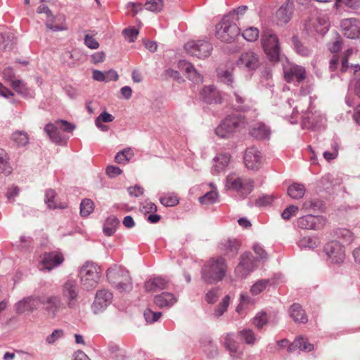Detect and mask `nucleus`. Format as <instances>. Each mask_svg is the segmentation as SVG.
<instances>
[{"label":"nucleus","instance_id":"obj_1","mask_svg":"<svg viewBox=\"0 0 360 360\" xmlns=\"http://www.w3.org/2000/svg\"><path fill=\"white\" fill-rule=\"evenodd\" d=\"M101 273V269L97 264L91 261L86 262L79 268L78 273L83 289L90 291L96 288L100 281Z\"/></svg>","mask_w":360,"mask_h":360},{"label":"nucleus","instance_id":"obj_2","mask_svg":"<svg viewBox=\"0 0 360 360\" xmlns=\"http://www.w3.org/2000/svg\"><path fill=\"white\" fill-rule=\"evenodd\" d=\"M108 281L115 290L118 291H131L132 290L131 279L129 272L120 266L114 265L106 271Z\"/></svg>","mask_w":360,"mask_h":360},{"label":"nucleus","instance_id":"obj_3","mask_svg":"<svg viewBox=\"0 0 360 360\" xmlns=\"http://www.w3.org/2000/svg\"><path fill=\"white\" fill-rule=\"evenodd\" d=\"M226 264L224 257H217L210 259L202 269L203 279L207 283L221 281L225 276Z\"/></svg>","mask_w":360,"mask_h":360},{"label":"nucleus","instance_id":"obj_4","mask_svg":"<svg viewBox=\"0 0 360 360\" xmlns=\"http://www.w3.org/2000/svg\"><path fill=\"white\" fill-rule=\"evenodd\" d=\"M39 303L43 304L47 311L53 312L55 311L58 306V300L53 296L44 297L43 300L35 299L33 297H28L17 303L15 306L16 312L18 314L33 312L37 309Z\"/></svg>","mask_w":360,"mask_h":360},{"label":"nucleus","instance_id":"obj_5","mask_svg":"<svg viewBox=\"0 0 360 360\" xmlns=\"http://www.w3.org/2000/svg\"><path fill=\"white\" fill-rule=\"evenodd\" d=\"M231 15H224L220 22L216 25V37L221 41L231 43L240 34V30L234 20H230Z\"/></svg>","mask_w":360,"mask_h":360},{"label":"nucleus","instance_id":"obj_6","mask_svg":"<svg viewBox=\"0 0 360 360\" xmlns=\"http://www.w3.org/2000/svg\"><path fill=\"white\" fill-rule=\"evenodd\" d=\"M245 117L242 115L227 116L216 128V134L221 138H227L245 125Z\"/></svg>","mask_w":360,"mask_h":360},{"label":"nucleus","instance_id":"obj_7","mask_svg":"<svg viewBox=\"0 0 360 360\" xmlns=\"http://www.w3.org/2000/svg\"><path fill=\"white\" fill-rule=\"evenodd\" d=\"M262 44L265 53L272 61H278L279 60L280 47L278 44V39L275 33L269 29L262 32Z\"/></svg>","mask_w":360,"mask_h":360},{"label":"nucleus","instance_id":"obj_8","mask_svg":"<svg viewBox=\"0 0 360 360\" xmlns=\"http://www.w3.org/2000/svg\"><path fill=\"white\" fill-rule=\"evenodd\" d=\"M226 187L236 191L243 198L249 195L253 189V181L245 177H240L235 174L227 176Z\"/></svg>","mask_w":360,"mask_h":360},{"label":"nucleus","instance_id":"obj_9","mask_svg":"<svg viewBox=\"0 0 360 360\" xmlns=\"http://www.w3.org/2000/svg\"><path fill=\"white\" fill-rule=\"evenodd\" d=\"M184 49L190 55L200 59H203L210 56L212 46L207 41L198 40L187 42L184 46Z\"/></svg>","mask_w":360,"mask_h":360},{"label":"nucleus","instance_id":"obj_10","mask_svg":"<svg viewBox=\"0 0 360 360\" xmlns=\"http://www.w3.org/2000/svg\"><path fill=\"white\" fill-rule=\"evenodd\" d=\"M256 259L250 252H245L240 257V262L235 269L236 276L238 278H245L256 269Z\"/></svg>","mask_w":360,"mask_h":360},{"label":"nucleus","instance_id":"obj_11","mask_svg":"<svg viewBox=\"0 0 360 360\" xmlns=\"http://www.w3.org/2000/svg\"><path fill=\"white\" fill-rule=\"evenodd\" d=\"M323 252L333 264H341L345 259V247L336 240L326 243Z\"/></svg>","mask_w":360,"mask_h":360},{"label":"nucleus","instance_id":"obj_12","mask_svg":"<svg viewBox=\"0 0 360 360\" xmlns=\"http://www.w3.org/2000/svg\"><path fill=\"white\" fill-rule=\"evenodd\" d=\"M326 224V219L322 216L308 214L300 217L297 220V226L302 229L320 230Z\"/></svg>","mask_w":360,"mask_h":360},{"label":"nucleus","instance_id":"obj_13","mask_svg":"<svg viewBox=\"0 0 360 360\" xmlns=\"http://www.w3.org/2000/svg\"><path fill=\"white\" fill-rule=\"evenodd\" d=\"M244 162L248 169L258 170L262 165V153L255 146L248 148L244 155Z\"/></svg>","mask_w":360,"mask_h":360},{"label":"nucleus","instance_id":"obj_14","mask_svg":"<svg viewBox=\"0 0 360 360\" xmlns=\"http://www.w3.org/2000/svg\"><path fill=\"white\" fill-rule=\"evenodd\" d=\"M39 269L51 271L63 262V255L58 252H45L41 256Z\"/></svg>","mask_w":360,"mask_h":360},{"label":"nucleus","instance_id":"obj_15","mask_svg":"<svg viewBox=\"0 0 360 360\" xmlns=\"http://www.w3.org/2000/svg\"><path fill=\"white\" fill-rule=\"evenodd\" d=\"M259 56L253 51H247L240 54L236 61V65L247 70H255L259 66Z\"/></svg>","mask_w":360,"mask_h":360},{"label":"nucleus","instance_id":"obj_16","mask_svg":"<svg viewBox=\"0 0 360 360\" xmlns=\"http://www.w3.org/2000/svg\"><path fill=\"white\" fill-rule=\"evenodd\" d=\"M341 27L343 34L349 39L360 37V20L357 18H346L342 20Z\"/></svg>","mask_w":360,"mask_h":360},{"label":"nucleus","instance_id":"obj_17","mask_svg":"<svg viewBox=\"0 0 360 360\" xmlns=\"http://www.w3.org/2000/svg\"><path fill=\"white\" fill-rule=\"evenodd\" d=\"M200 98L207 104H221L222 96L221 92L213 85L204 86L200 91Z\"/></svg>","mask_w":360,"mask_h":360},{"label":"nucleus","instance_id":"obj_18","mask_svg":"<svg viewBox=\"0 0 360 360\" xmlns=\"http://www.w3.org/2000/svg\"><path fill=\"white\" fill-rule=\"evenodd\" d=\"M284 77L288 82H301L306 77L305 68L297 65H289L284 68Z\"/></svg>","mask_w":360,"mask_h":360},{"label":"nucleus","instance_id":"obj_19","mask_svg":"<svg viewBox=\"0 0 360 360\" xmlns=\"http://www.w3.org/2000/svg\"><path fill=\"white\" fill-rule=\"evenodd\" d=\"M294 2L293 0H286L276 13V18L277 22L287 23L288 22L293 13Z\"/></svg>","mask_w":360,"mask_h":360},{"label":"nucleus","instance_id":"obj_20","mask_svg":"<svg viewBox=\"0 0 360 360\" xmlns=\"http://www.w3.org/2000/svg\"><path fill=\"white\" fill-rule=\"evenodd\" d=\"M178 67L181 71H184L188 79L195 83L202 82L203 77L198 72L193 64L185 60H181L179 61Z\"/></svg>","mask_w":360,"mask_h":360},{"label":"nucleus","instance_id":"obj_21","mask_svg":"<svg viewBox=\"0 0 360 360\" xmlns=\"http://www.w3.org/2000/svg\"><path fill=\"white\" fill-rule=\"evenodd\" d=\"M112 294H96L91 304V310L94 314H99L105 310L112 300Z\"/></svg>","mask_w":360,"mask_h":360},{"label":"nucleus","instance_id":"obj_22","mask_svg":"<svg viewBox=\"0 0 360 360\" xmlns=\"http://www.w3.org/2000/svg\"><path fill=\"white\" fill-rule=\"evenodd\" d=\"M240 247V243L236 239H227L221 242L220 249L226 257H235Z\"/></svg>","mask_w":360,"mask_h":360},{"label":"nucleus","instance_id":"obj_23","mask_svg":"<svg viewBox=\"0 0 360 360\" xmlns=\"http://www.w3.org/2000/svg\"><path fill=\"white\" fill-rule=\"evenodd\" d=\"M169 281L162 277H154L145 283V289L148 292L161 291L169 288Z\"/></svg>","mask_w":360,"mask_h":360},{"label":"nucleus","instance_id":"obj_24","mask_svg":"<svg viewBox=\"0 0 360 360\" xmlns=\"http://www.w3.org/2000/svg\"><path fill=\"white\" fill-rule=\"evenodd\" d=\"M44 200L49 209H65L68 207L65 202L58 201L56 191L52 189L46 191Z\"/></svg>","mask_w":360,"mask_h":360},{"label":"nucleus","instance_id":"obj_25","mask_svg":"<svg viewBox=\"0 0 360 360\" xmlns=\"http://www.w3.org/2000/svg\"><path fill=\"white\" fill-rule=\"evenodd\" d=\"M58 128V127L56 124L49 123L45 126L44 131L52 142L62 146L65 145L66 141L60 136Z\"/></svg>","mask_w":360,"mask_h":360},{"label":"nucleus","instance_id":"obj_26","mask_svg":"<svg viewBox=\"0 0 360 360\" xmlns=\"http://www.w3.org/2000/svg\"><path fill=\"white\" fill-rule=\"evenodd\" d=\"M233 95L236 102V108L241 112H248L252 107V102L247 99L241 91H234Z\"/></svg>","mask_w":360,"mask_h":360},{"label":"nucleus","instance_id":"obj_27","mask_svg":"<svg viewBox=\"0 0 360 360\" xmlns=\"http://www.w3.org/2000/svg\"><path fill=\"white\" fill-rule=\"evenodd\" d=\"M250 134L257 139H268L270 136V129L264 123H256L252 127Z\"/></svg>","mask_w":360,"mask_h":360},{"label":"nucleus","instance_id":"obj_28","mask_svg":"<svg viewBox=\"0 0 360 360\" xmlns=\"http://www.w3.org/2000/svg\"><path fill=\"white\" fill-rule=\"evenodd\" d=\"M290 316L295 323H304L307 321V316L301 306L298 304H293L290 308Z\"/></svg>","mask_w":360,"mask_h":360},{"label":"nucleus","instance_id":"obj_29","mask_svg":"<svg viewBox=\"0 0 360 360\" xmlns=\"http://www.w3.org/2000/svg\"><path fill=\"white\" fill-rule=\"evenodd\" d=\"M176 300L174 294H158L153 298V302L159 307L173 306Z\"/></svg>","mask_w":360,"mask_h":360},{"label":"nucleus","instance_id":"obj_30","mask_svg":"<svg viewBox=\"0 0 360 360\" xmlns=\"http://www.w3.org/2000/svg\"><path fill=\"white\" fill-rule=\"evenodd\" d=\"M15 38L9 33H0V50L4 51H11L15 44Z\"/></svg>","mask_w":360,"mask_h":360},{"label":"nucleus","instance_id":"obj_31","mask_svg":"<svg viewBox=\"0 0 360 360\" xmlns=\"http://www.w3.org/2000/svg\"><path fill=\"white\" fill-rule=\"evenodd\" d=\"M305 187L301 184H292L288 188V195L293 199H300L305 193Z\"/></svg>","mask_w":360,"mask_h":360},{"label":"nucleus","instance_id":"obj_32","mask_svg":"<svg viewBox=\"0 0 360 360\" xmlns=\"http://www.w3.org/2000/svg\"><path fill=\"white\" fill-rule=\"evenodd\" d=\"M119 220L115 217H108L103 224V233L105 236H111L114 234L119 224Z\"/></svg>","mask_w":360,"mask_h":360},{"label":"nucleus","instance_id":"obj_33","mask_svg":"<svg viewBox=\"0 0 360 360\" xmlns=\"http://www.w3.org/2000/svg\"><path fill=\"white\" fill-rule=\"evenodd\" d=\"M215 164L213 167L214 172L223 171L229 163L230 155L229 154H220L214 158Z\"/></svg>","mask_w":360,"mask_h":360},{"label":"nucleus","instance_id":"obj_34","mask_svg":"<svg viewBox=\"0 0 360 360\" xmlns=\"http://www.w3.org/2000/svg\"><path fill=\"white\" fill-rule=\"evenodd\" d=\"M11 171L8 156L4 149L0 148V173L8 175L11 173Z\"/></svg>","mask_w":360,"mask_h":360},{"label":"nucleus","instance_id":"obj_35","mask_svg":"<svg viewBox=\"0 0 360 360\" xmlns=\"http://www.w3.org/2000/svg\"><path fill=\"white\" fill-rule=\"evenodd\" d=\"M321 120L320 115H316L312 112H309L305 117H303V127L308 129L315 128L319 121Z\"/></svg>","mask_w":360,"mask_h":360},{"label":"nucleus","instance_id":"obj_36","mask_svg":"<svg viewBox=\"0 0 360 360\" xmlns=\"http://www.w3.org/2000/svg\"><path fill=\"white\" fill-rule=\"evenodd\" d=\"M210 186L212 189L205 193L203 196L199 198V201L202 205L212 204L215 202L218 198L217 188L213 186L212 184H210Z\"/></svg>","mask_w":360,"mask_h":360},{"label":"nucleus","instance_id":"obj_37","mask_svg":"<svg viewBox=\"0 0 360 360\" xmlns=\"http://www.w3.org/2000/svg\"><path fill=\"white\" fill-rule=\"evenodd\" d=\"M334 233L337 238L342 240L345 243H350L354 240V235L352 232L347 229H337L335 230Z\"/></svg>","mask_w":360,"mask_h":360},{"label":"nucleus","instance_id":"obj_38","mask_svg":"<svg viewBox=\"0 0 360 360\" xmlns=\"http://www.w3.org/2000/svg\"><path fill=\"white\" fill-rule=\"evenodd\" d=\"M217 76L221 82L231 86V87H233V77L231 71L223 68H219L217 70Z\"/></svg>","mask_w":360,"mask_h":360},{"label":"nucleus","instance_id":"obj_39","mask_svg":"<svg viewBox=\"0 0 360 360\" xmlns=\"http://www.w3.org/2000/svg\"><path fill=\"white\" fill-rule=\"evenodd\" d=\"M11 139L20 146H24L29 143L28 134L23 131H17L13 133Z\"/></svg>","mask_w":360,"mask_h":360},{"label":"nucleus","instance_id":"obj_40","mask_svg":"<svg viewBox=\"0 0 360 360\" xmlns=\"http://www.w3.org/2000/svg\"><path fill=\"white\" fill-rule=\"evenodd\" d=\"M94 209V203L91 199H84L80 203V214L82 217L89 216Z\"/></svg>","mask_w":360,"mask_h":360},{"label":"nucleus","instance_id":"obj_41","mask_svg":"<svg viewBox=\"0 0 360 360\" xmlns=\"http://www.w3.org/2000/svg\"><path fill=\"white\" fill-rule=\"evenodd\" d=\"M146 9L151 12H160L164 7L163 0H146L145 4Z\"/></svg>","mask_w":360,"mask_h":360},{"label":"nucleus","instance_id":"obj_42","mask_svg":"<svg viewBox=\"0 0 360 360\" xmlns=\"http://www.w3.org/2000/svg\"><path fill=\"white\" fill-rule=\"evenodd\" d=\"M296 52L302 56H308L311 53L310 49L304 46L298 39L297 37H293L292 39Z\"/></svg>","mask_w":360,"mask_h":360},{"label":"nucleus","instance_id":"obj_43","mask_svg":"<svg viewBox=\"0 0 360 360\" xmlns=\"http://www.w3.org/2000/svg\"><path fill=\"white\" fill-rule=\"evenodd\" d=\"M239 335L248 345L253 346L256 341L255 333L251 329H243L239 332Z\"/></svg>","mask_w":360,"mask_h":360},{"label":"nucleus","instance_id":"obj_44","mask_svg":"<svg viewBox=\"0 0 360 360\" xmlns=\"http://www.w3.org/2000/svg\"><path fill=\"white\" fill-rule=\"evenodd\" d=\"M298 244L301 248H309L310 249H314L318 247L319 242L316 238L305 236L300 239Z\"/></svg>","mask_w":360,"mask_h":360},{"label":"nucleus","instance_id":"obj_45","mask_svg":"<svg viewBox=\"0 0 360 360\" xmlns=\"http://www.w3.org/2000/svg\"><path fill=\"white\" fill-rule=\"evenodd\" d=\"M225 346L229 351L231 356H235L238 352V343L232 338V335H227L225 339Z\"/></svg>","mask_w":360,"mask_h":360},{"label":"nucleus","instance_id":"obj_46","mask_svg":"<svg viewBox=\"0 0 360 360\" xmlns=\"http://www.w3.org/2000/svg\"><path fill=\"white\" fill-rule=\"evenodd\" d=\"M259 34V31L255 27H250L247 28L242 33L243 37L248 41H255Z\"/></svg>","mask_w":360,"mask_h":360},{"label":"nucleus","instance_id":"obj_47","mask_svg":"<svg viewBox=\"0 0 360 360\" xmlns=\"http://www.w3.org/2000/svg\"><path fill=\"white\" fill-rule=\"evenodd\" d=\"M132 153L129 148L120 151L115 155V162L118 164H125L131 159Z\"/></svg>","mask_w":360,"mask_h":360},{"label":"nucleus","instance_id":"obj_48","mask_svg":"<svg viewBox=\"0 0 360 360\" xmlns=\"http://www.w3.org/2000/svg\"><path fill=\"white\" fill-rule=\"evenodd\" d=\"M323 202L319 199L306 200L302 205V208L306 210H316L322 208Z\"/></svg>","mask_w":360,"mask_h":360},{"label":"nucleus","instance_id":"obj_49","mask_svg":"<svg viewBox=\"0 0 360 360\" xmlns=\"http://www.w3.org/2000/svg\"><path fill=\"white\" fill-rule=\"evenodd\" d=\"M271 284V281L269 279L259 280L256 282L251 288V292H261L265 290H270L266 288Z\"/></svg>","mask_w":360,"mask_h":360},{"label":"nucleus","instance_id":"obj_50","mask_svg":"<svg viewBox=\"0 0 360 360\" xmlns=\"http://www.w3.org/2000/svg\"><path fill=\"white\" fill-rule=\"evenodd\" d=\"M247 10V6H240L229 12L226 15H231V17H230V20H234L236 23H237V22L240 20V16H243Z\"/></svg>","mask_w":360,"mask_h":360},{"label":"nucleus","instance_id":"obj_51","mask_svg":"<svg viewBox=\"0 0 360 360\" xmlns=\"http://www.w3.org/2000/svg\"><path fill=\"white\" fill-rule=\"evenodd\" d=\"M162 314L160 312H153L150 309H145L143 312V316L145 321L148 323H153L159 320Z\"/></svg>","mask_w":360,"mask_h":360},{"label":"nucleus","instance_id":"obj_52","mask_svg":"<svg viewBox=\"0 0 360 360\" xmlns=\"http://www.w3.org/2000/svg\"><path fill=\"white\" fill-rule=\"evenodd\" d=\"M252 323L257 329H262L267 323L266 314L264 312L257 314L253 319Z\"/></svg>","mask_w":360,"mask_h":360},{"label":"nucleus","instance_id":"obj_53","mask_svg":"<svg viewBox=\"0 0 360 360\" xmlns=\"http://www.w3.org/2000/svg\"><path fill=\"white\" fill-rule=\"evenodd\" d=\"M255 301L248 295H242L240 298V304L237 306L236 311L240 314L243 307L248 305H254Z\"/></svg>","mask_w":360,"mask_h":360},{"label":"nucleus","instance_id":"obj_54","mask_svg":"<svg viewBox=\"0 0 360 360\" xmlns=\"http://www.w3.org/2000/svg\"><path fill=\"white\" fill-rule=\"evenodd\" d=\"M160 201L165 207H173L179 203L176 195H170L160 198Z\"/></svg>","mask_w":360,"mask_h":360},{"label":"nucleus","instance_id":"obj_55","mask_svg":"<svg viewBox=\"0 0 360 360\" xmlns=\"http://www.w3.org/2000/svg\"><path fill=\"white\" fill-rule=\"evenodd\" d=\"M64 332L62 329H55L51 334L46 338V342L49 345H53L57 340L63 338Z\"/></svg>","mask_w":360,"mask_h":360},{"label":"nucleus","instance_id":"obj_56","mask_svg":"<svg viewBox=\"0 0 360 360\" xmlns=\"http://www.w3.org/2000/svg\"><path fill=\"white\" fill-rule=\"evenodd\" d=\"M122 34L129 42H133L137 38L139 30L136 28H127L122 31Z\"/></svg>","mask_w":360,"mask_h":360},{"label":"nucleus","instance_id":"obj_57","mask_svg":"<svg viewBox=\"0 0 360 360\" xmlns=\"http://www.w3.org/2000/svg\"><path fill=\"white\" fill-rule=\"evenodd\" d=\"M47 20L45 23V25L48 30L56 32V31H61L64 30L65 28L59 26V25H53V22H55V16L51 13V15H46Z\"/></svg>","mask_w":360,"mask_h":360},{"label":"nucleus","instance_id":"obj_58","mask_svg":"<svg viewBox=\"0 0 360 360\" xmlns=\"http://www.w3.org/2000/svg\"><path fill=\"white\" fill-rule=\"evenodd\" d=\"M298 210V207L295 205H290L283 211L281 213V217L285 220H289L292 216L297 214Z\"/></svg>","mask_w":360,"mask_h":360},{"label":"nucleus","instance_id":"obj_59","mask_svg":"<svg viewBox=\"0 0 360 360\" xmlns=\"http://www.w3.org/2000/svg\"><path fill=\"white\" fill-rule=\"evenodd\" d=\"M230 297L226 295L223 297L221 302L220 303L219 307L217 310L214 311V315L217 316H220L225 312L227 309V307L229 304Z\"/></svg>","mask_w":360,"mask_h":360},{"label":"nucleus","instance_id":"obj_60","mask_svg":"<svg viewBox=\"0 0 360 360\" xmlns=\"http://www.w3.org/2000/svg\"><path fill=\"white\" fill-rule=\"evenodd\" d=\"M56 124L65 132L70 133L75 129V125L64 120L56 121Z\"/></svg>","mask_w":360,"mask_h":360},{"label":"nucleus","instance_id":"obj_61","mask_svg":"<svg viewBox=\"0 0 360 360\" xmlns=\"http://www.w3.org/2000/svg\"><path fill=\"white\" fill-rule=\"evenodd\" d=\"M11 85L16 92L20 94H25L27 92L25 84L21 80L12 81Z\"/></svg>","mask_w":360,"mask_h":360},{"label":"nucleus","instance_id":"obj_62","mask_svg":"<svg viewBox=\"0 0 360 360\" xmlns=\"http://www.w3.org/2000/svg\"><path fill=\"white\" fill-rule=\"evenodd\" d=\"M253 251L258 256V259L266 260L268 255L264 248L259 244H255L252 247Z\"/></svg>","mask_w":360,"mask_h":360},{"label":"nucleus","instance_id":"obj_63","mask_svg":"<svg viewBox=\"0 0 360 360\" xmlns=\"http://www.w3.org/2000/svg\"><path fill=\"white\" fill-rule=\"evenodd\" d=\"M77 286L76 280L68 279L63 285V290L65 292H75Z\"/></svg>","mask_w":360,"mask_h":360},{"label":"nucleus","instance_id":"obj_64","mask_svg":"<svg viewBox=\"0 0 360 360\" xmlns=\"http://www.w3.org/2000/svg\"><path fill=\"white\" fill-rule=\"evenodd\" d=\"M85 45L91 49H96L99 46L98 42L91 35L86 34L84 37Z\"/></svg>","mask_w":360,"mask_h":360}]
</instances>
